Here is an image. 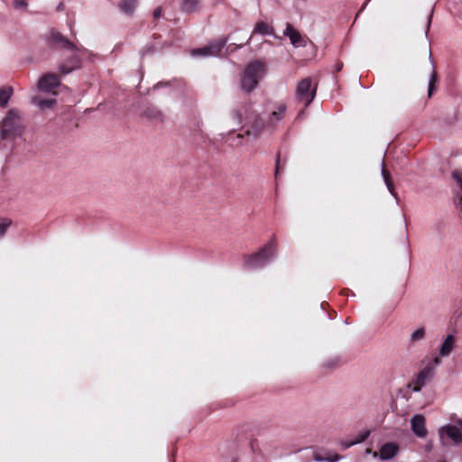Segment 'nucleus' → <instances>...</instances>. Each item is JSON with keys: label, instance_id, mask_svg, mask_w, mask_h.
Listing matches in <instances>:
<instances>
[{"label": "nucleus", "instance_id": "obj_7", "mask_svg": "<svg viewBox=\"0 0 462 462\" xmlns=\"http://www.w3.org/2000/svg\"><path fill=\"white\" fill-rule=\"evenodd\" d=\"M433 377V365H427L421 371L416 374L409 382L408 387L413 392H420L421 388Z\"/></svg>", "mask_w": 462, "mask_h": 462}, {"label": "nucleus", "instance_id": "obj_19", "mask_svg": "<svg viewBox=\"0 0 462 462\" xmlns=\"http://www.w3.org/2000/svg\"><path fill=\"white\" fill-rule=\"evenodd\" d=\"M199 9V0H183L180 4V10L187 14L198 12Z\"/></svg>", "mask_w": 462, "mask_h": 462}, {"label": "nucleus", "instance_id": "obj_31", "mask_svg": "<svg viewBox=\"0 0 462 462\" xmlns=\"http://www.w3.org/2000/svg\"><path fill=\"white\" fill-rule=\"evenodd\" d=\"M280 171H281L280 152H278L277 153V158H276L275 175H277Z\"/></svg>", "mask_w": 462, "mask_h": 462}, {"label": "nucleus", "instance_id": "obj_38", "mask_svg": "<svg viewBox=\"0 0 462 462\" xmlns=\"http://www.w3.org/2000/svg\"><path fill=\"white\" fill-rule=\"evenodd\" d=\"M237 137L241 138V137H243V134H237Z\"/></svg>", "mask_w": 462, "mask_h": 462}, {"label": "nucleus", "instance_id": "obj_4", "mask_svg": "<svg viewBox=\"0 0 462 462\" xmlns=\"http://www.w3.org/2000/svg\"><path fill=\"white\" fill-rule=\"evenodd\" d=\"M48 43L51 48L55 50H67L70 51H80L76 44L62 35L60 32L53 29L49 33Z\"/></svg>", "mask_w": 462, "mask_h": 462}, {"label": "nucleus", "instance_id": "obj_23", "mask_svg": "<svg viewBox=\"0 0 462 462\" xmlns=\"http://www.w3.org/2000/svg\"><path fill=\"white\" fill-rule=\"evenodd\" d=\"M12 87L0 88V106L5 107L13 95Z\"/></svg>", "mask_w": 462, "mask_h": 462}, {"label": "nucleus", "instance_id": "obj_28", "mask_svg": "<svg viewBox=\"0 0 462 462\" xmlns=\"http://www.w3.org/2000/svg\"><path fill=\"white\" fill-rule=\"evenodd\" d=\"M12 221L8 218H0V237H2L7 228L11 226Z\"/></svg>", "mask_w": 462, "mask_h": 462}, {"label": "nucleus", "instance_id": "obj_25", "mask_svg": "<svg viewBox=\"0 0 462 462\" xmlns=\"http://www.w3.org/2000/svg\"><path fill=\"white\" fill-rule=\"evenodd\" d=\"M438 75L436 71H433L430 75V81H429V87H428V97H431L434 92L437 89V83H438Z\"/></svg>", "mask_w": 462, "mask_h": 462}, {"label": "nucleus", "instance_id": "obj_40", "mask_svg": "<svg viewBox=\"0 0 462 462\" xmlns=\"http://www.w3.org/2000/svg\"><path fill=\"white\" fill-rule=\"evenodd\" d=\"M232 462H237L236 460H233Z\"/></svg>", "mask_w": 462, "mask_h": 462}, {"label": "nucleus", "instance_id": "obj_9", "mask_svg": "<svg viewBox=\"0 0 462 462\" xmlns=\"http://www.w3.org/2000/svg\"><path fill=\"white\" fill-rule=\"evenodd\" d=\"M60 85V79L58 74L46 73L38 82V88L45 92H50Z\"/></svg>", "mask_w": 462, "mask_h": 462}, {"label": "nucleus", "instance_id": "obj_30", "mask_svg": "<svg viewBox=\"0 0 462 462\" xmlns=\"http://www.w3.org/2000/svg\"><path fill=\"white\" fill-rule=\"evenodd\" d=\"M162 7H157V8L153 11V14H152V16H153L154 21L158 20V19L162 16Z\"/></svg>", "mask_w": 462, "mask_h": 462}, {"label": "nucleus", "instance_id": "obj_16", "mask_svg": "<svg viewBox=\"0 0 462 462\" xmlns=\"http://www.w3.org/2000/svg\"><path fill=\"white\" fill-rule=\"evenodd\" d=\"M264 127V122L260 116H256L252 125L245 131L246 135H252L254 137L258 136Z\"/></svg>", "mask_w": 462, "mask_h": 462}, {"label": "nucleus", "instance_id": "obj_22", "mask_svg": "<svg viewBox=\"0 0 462 462\" xmlns=\"http://www.w3.org/2000/svg\"><path fill=\"white\" fill-rule=\"evenodd\" d=\"M253 33H260L263 35L273 34V29L265 22L260 21L256 23Z\"/></svg>", "mask_w": 462, "mask_h": 462}, {"label": "nucleus", "instance_id": "obj_14", "mask_svg": "<svg viewBox=\"0 0 462 462\" xmlns=\"http://www.w3.org/2000/svg\"><path fill=\"white\" fill-rule=\"evenodd\" d=\"M399 447L395 443L383 444L380 448V457L382 460H388L397 455Z\"/></svg>", "mask_w": 462, "mask_h": 462}, {"label": "nucleus", "instance_id": "obj_35", "mask_svg": "<svg viewBox=\"0 0 462 462\" xmlns=\"http://www.w3.org/2000/svg\"><path fill=\"white\" fill-rule=\"evenodd\" d=\"M455 422H456V424H457V425L461 428V430H462V418H461V419H457Z\"/></svg>", "mask_w": 462, "mask_h": 462}, {"label": "nucleus", "instance_id": "obj_21", "mask_svg": "<svg viewBox=\"0 0 462 462\" xmlns=\"http://www.w3.org/2000/svg\"><path fill=\"white\" fill-rule=\"evenodd\" d=\"M382 175L383 177V180H384V182L387 186V189L388 190L390 191V193L397 198V193L395 191V187H394V184H393V181L392 180V177H391V173L389 172V171L385 168V166L383 165V169H382Z\"/></svg>", "mask_w": 462, "mask_h": 462}, {"label": "nucleus", "instance_id": "obj_37", "mask_svg": "<svg viewBox=\"0 0 462 462\" xmlns=\"http://www.w3.org/2000/svg\"><path fill=\"white\" fill-rule=\"evenodd\" d=\"M342 66H343V64H342V63L337 64V71H339V70L341 69Z\"/></svg>", "mask_w": 462, "mask_h": 462}, {"label": "nucleus", "instance_id": "obj_10", "mask_svg": "<svg viewBox=\"0 0 462 462\" xmlns=\"http://www.w3.org/2000/svg\"><path fill=\"white\" fill-rule=\"evenodd\" d=\"M425 417L421 414L414 415L411 420V427L413 433L421 439L426 438L428 431L425 427Z\"/></svg>", "mask_w": 462, "mask_h": 462}, {"label": "nucleus", "instance_id": "obj_6", "mask_svg": "<svg viewBox=\"0 0 462 462\" xmlns=\"http://www.w3.org/2000/svg\"><path fill=\"white\" fill-rule=\"evenodd\" d=\"M19 130V119L14 111L10 110L1 126V136L3 139H8L15 136Z\"/></svg>", "mask_w": 462, "mask_h": 462}, {"label": "nucleus", "instance_id": "obj_36", "mask_svg": "<svg viewBox=\"0 0 462 462\" xmlns=\"http://www.w3.org/2000/svg\"><path fill=\"white\" fill-rule=\"evenodd\" d=\"M248 42H249V39L245 43L238 44L236 47H235V49L243 47L245 44L248 43Z\"/></svg>", "mask_w": 462, "mask_h": 462}, {"label": "nucleus", "instance_id": "obj_33", "mask_svg": "<svg viewBox=\"0 0 462 462\" xmlns=\"http://www.w3.org/2000/svg\"><path fill=\"white\" fill-rule=\"evenodd\" d=\"M232 114L234 118L237 119L238 121H241L242 113L239 110H234Z\"/></svg>", "mask_w": 462, "mask_h": 462}, {"label": "nucleus", "instance_id": "obj_34", "mask_svg": "<svg viewBox=\"0 0 462 462\" xmlns=\"http://www.w3.org/2000/svg\"><path fill=\"white\" fill-rule=\"evenodd\" d=\"M349 293H352L354 295V293L349 289H347V288L343 289L341 291V294L342 295L347 296Z\"/></svg>", "mask_w": 462, "mask_h": 462}, {"label": "nucleus", "instance_id": "obj_27", "mask_svg": "<svg viewBox=\"0 0 462 462\" xmlns=\"http://www.w3.org/2000/svg\"><path fill=\"white\" fill-rule=\"evenodd\" d=\"M425 337V329L423 328H420L416 329L410 337L411 342L414 343L420 340H422Z\"/></svg>", "mask_w": 462, "mask_h": 462}, {"label": "nucleus", "instance_id": "obj_15", "mask_svg": "<svg viewBox=\"0 0 462 462\" xmlns=\"http://www.w3.org/2000/svg\"><path fill=\"white\" fill-rule=\"evenodd\" d=\"M143 116L148 118L149 120L156 123H162L163 121V115L155 106H148L143 111Z\"/></svg>", "mask_w": 462, "mask_h": 462}, {"label": "nucleus", "instance_id": "obj_20", "mask_svg": "<svg viewBox=\"0 0 462 462\" xmlns=\"http://www.w3.org/2000/svg\"><path fill=\"white\" fill-rule=\"evenodd\" d=\"M369 435H370V430H365L364 432L359 433L355 438V439L350 440V441L342 440L340 442V444H341V446L344 448H348L352 447L355 444H358V443L364 442L369 437Z\"/></svg>", "mask_w": 462, "mask_h": 462}, {"label": "nucleus", "instance_id": "obj_13", "mask_svg": "<svg viewBox=\"0 0 462 462\" xmlns=\"http://www.w3.org/2000/svg\"><path fill=\"white\" fill-rule=\"evenodd\" d=\"M284 35L289 37L291 42L294 46L303 45V38L299 31H297L292 24L287 23L286 29L284 31Z\"/></svg>", "mask_w": 462, "mask_h": 462}, {"label": "nucleus", "instance_id": "obj_32", "mask_svg": "<svg viewBox=\"0 0 462 462\" xmlns=\"http://www.w3.org/2000/svg\"><path fill=\"white\" fill-rule=\"evenodd\" d=\"M440 358L439 357H435L433 358L432 361H430V363H428L427 365H433V369L435 368V366L439 365L440 364Z\"/></svg>", "mask_w": 462, "mask_h": 462}, {"label": "nucleus", "instance_id": "obj_24", "mask_svg": "<svg viewBox=\"0 0 462 462\" xmlns=\"http://www.w3.org/2000/svg\"><path fill=\"white\" fill-rule=\"evenodd\" d=\"M32 102L38 106L41 109L51 108L56 104V99L49 98L43 99L38 97H33Z\"/></svg>", "mask_w": 462, "mask_h": 462}, {"label": "nucleus", "instance_id": "obj_8", "mask_svg": "<svg viewBox=\"0 0 462 462\" xmlns=\"http://www.w3.org/2000/svg\"><path fill=\"white\" fill-rule=\"evenodd\" d=\"M74 53L67 58L64 62H62L59 66V70L61 75H67L72 72L75 69H79L81 68L82 60L81 58L78 55V51H73Z\"/></svg>", "mask_w": 462, "mask_h": 462}, {"label": "nucleus", "instance_id": "obj_5", "mask_svg": "<svg viewBox=\"0 0 462 462\" xmlns=\"http://www.w3.org/2000/svg\"><path fill=\"white\" fill-rule=\"evenodd\" d=\"M228 42V37H222L216 41H213L208 45L202 48L193 49L191 51L192 56H220L223 48Z\"/></svg>", "mask_w": 462, "mask_h": 462}, {"label": "nucleus", "instance_id": "obj_1", "mask_svg": "<svg viewBox=\"0 0 462 462\" xmlns=\"http://www.w3.org/2000/svg\"><path fill=\"white\" fill-rule=\"evenodd\" d=\"M276 252L277 241L273 236L258 252L243 255L244 268L261 269L275 257Z\"/></svg>", "mask_w": 462, "mask_h": 462}, {"label": "nucleus", "instance_id": "obj_29", "mask_svg": "<svg viewBox=\"0 0 462 462\" xmlns=\"http://www.w3.org/2000/svg\"><path fill=\"white\" fill-rule=\"evenodd\" d=\"M452 178L459 185V187H460V189L462 190V171H454L452 172Z\"/></svg>", "mask_w": 462, "mask_h": 462}, {"label": "nucleus", "instance_id": "obj_12", "mask_svg": "<svg viewBox=\"0 0 462 462\" xmlns=\"http://www.w3.org/2000/svg\"><path fill=\"white\" fill-rule=\"evenodd\" d=\"M287 106L284 103H280L276 106L275 109L270 114L268 119V125L275 126L280 121H282L286 114Z\"/></svg>", "mask_w": 462, "mask_h": 462}, {"label": "nucleus", "instance_id": "obj_26", "mask_svg": "<svg viewBox=\"0 0 462 462\" xmlns=\"http://www.w3.org/2000/svg\"><path fill=\"white\" fill-rule=\"evenodd\" d=\"M313 457H314V460L319 461V462H321V461L337 462L341 458V456L335 454L333 456L324 457L321 454L315 453Z\"/></svg>", "mask_w": 462, "mask_h": 462}, {"label": "nucleus", "instance_id": "obj_39", "mask_svg": "<svg viewBox=\"0 0 462 462\" xmlns=\"http://www.w3.org/2000/svg\"><path fill=\"white\" fill-rule=\"evenodd\" d=\"M430 19H429V21H428V27L430 26Z\"/></svg>", "mask_w": 462, "mask_h": 462}, {"label": "nucleus", "instance_id": "obj_3", "mask_svg": "<svg viewBox=\"0 0 462 462\" xmlns=\"http://www.w3.org/2000/svg\"><path fill=\"white\" fill-rule=\"evenodd\" d=\"M317 92V86L312 85L311 78L301 79L296 88L295 97L298 102L303 104L304 108L308 107L313 101Z\"/></svg>", "mask_w": 462, "mask_h": 462}, {"label": "nucleus", "instance_id": "obj_18", "mask_svg": "<svg viewBox=\"0 0 462 462\" xmlns=\"http://www.w3.org/2000/svg\"><path fill=\"white\" fill-rule=\"evenodd\" d=\"M455 344V337L452 335H448L444 342L442 343L440 348H439V355L441 356H448L450 355L451 351L453 350Z\"/></svg>", "mask_w": 462, "mask_h": 462}, {"label": "nucleus", "instance_id": "obj_2", "mask_svg": "<svg viewBox=\"0 0 462 462\" xmlns=\"http://www.w3.org/2000/svg\"><path fill=\"white\" fill-rule=\"evenodd\" d=\"M267 64L262 60L250 61L245 68L240 78L241 88L250 93L258 85L259 80L265 75Z\"/></svg>", "mask_w": 462, "mask_h": 462}, {"label": "nucleus", "instance_id": "obj_11", "mask_svg": "<svg viewBox=\"0 0 462 462\" xmlns=\"http://www.w3.org/2000/svg\"><path fill=\"white\" fill-rule=\"evenodd\" d=\"M444 436L449 438L455 444L462 442V433L459 429L455 425H446L439 430V437L441 439Z\"/></svg>", "mask_w": 462, "mask_h": 462}, {"label": "nucleus", "instance_id": "obj_17", "mask_svg": "<svg viewBox=\"0 0 462 462\" xmlns=\"http://www.w3.org/2000/svg\"><path fill=\"white\" fill-rule=\"evenodd\" d=\"M137 5L138 0H121L118 4L121 12L127 15H133Z\"/></svg>", "mask_w": 462, "mask_h": 462}]
</instances>
